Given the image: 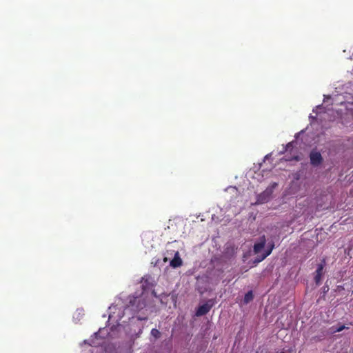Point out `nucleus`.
Segmentation results:
<instances>
[{"label": "nucleus", "instance_id": "obj_6", "mask_svg": "<svg viewBox=\"0 0 353 353\" xmlns=\"http://www.w3.org/2000/svg\"><path fill=\"white\" fill-rule=\"evenodd\" d=\"M265 236L263 235L260 238V241L254 244V252L255 254L259 253L261 251V250L265 247Z\"/></svg>", "mask_w": 353, "mask_h": 353}, {"label": "nucleus", "instance_id": "obj_13", "mask_svg": "<svg viewBox=\"0 0 353 353\" xmlns=\"http://www.w3.org/2000/svg\"><path fill=\"white\" fill-rule=\"evenodd\" d=\"M291 145H292L291 143H288L286 145V150H288L291 146Z\"/></svg>", "mask_w": 353, "mask_h": 353}, {"label": "nucleus", "instance_id": "obj_1", "mask_svg": "<svg viewBox=\"0 0 353 353\" xmlns=\"http://www.w3.org/2000/svg\"><path fill=\"white\" fill-rule=\"evenodd\" d=\"M214 301L213 299H209L205 303L199 306L196 310V315L197 316H201L210 312L211 308L213 307Z\"/></svg>", "mask_w": 353, "mask_h": 353}, {"label": "nucleus", "instance_id": "obj_9", "mask_svg": "<svg viewBox=\"0 0 353 353\" xmlns=\"http://www.w3.org/2000/svg\"><path fill=\"white\" fill-rule=\"evenodd\" d=\"M254 299V294L252 290L248 291L243 298V303L248 304L251 302Z\"/></svg>", "mask_w": 353, "mask_h": 353}, {"label": "nucleus", "instance_id": "obj_14", "mask_svg": "<svg viewBox=\"0 0 353 353\" xmlns=\"http://www.w3.org/2000/svg\"><path fill=\"white\" fill-rule=\"evenodd\" d=\"M294 159H295V160H296V161H299V157H295V158H294Z\"/></svg>", "mask_w": 353, "mask_h": 353}, {"label": "nucleus", "instance_id": "obj_4", "mask_svg": "<svg viewBox=\"0 0 353 353\" xmlns=\"http://www.w3.org/2000/svg\"><path fill=\"white\" fill-rule=\"evenodd\" d=\"M310 163L313 166H318L323 162V157L319 152L312 150L310 154Z\"/></svg>", "mask_w": 353, "mask_h": 353}, {"label": "nucleus", "instance_id": "obj_5", "mask_svg": "<svg viewBox=\"0 0 353 353\" xmlns=\"http://www.w3.org/2000/svg\"><path fill=\"white\" fill-rule=\"evenodd\" d=\"M272 194V188H267L262 193L258 195L257 196V203H265L268 202L271 197Z\"/></svg>", "mask_w": 353, "mask_h": 353}, {"label": "nucleus", "instance_id": "obj_2", "mask_svg": "<svg viewBox=\"0 0 353 353\" xmlns=\"http://www.w3.org/2000/svg\"><path fill=\"white\" fill-rule=\"evenodd\" d=\"M325 265V259H323L321 260V262L318 264L317 269L315 271V275H314V281L316 285H319L321 281L322 276L323 274V270L324 267Z\"/></svg>", "mask_w": 353, "mask_h": 353}, {"label": "nucleus", "instance_id": "obj_11", "mask_svg": "<svg viewBox=\"0 0 353 353\" xmlns=\"http://www.w3.org/2000/svg\"><path fill=\"white\" fill-rule=\"evenodd\" d=\"M151 335L155 339H159L161 336V332L156 328L151 330Z\"/></svg>", "mask_w": 353, "mask_h": 353}, {"label": "nucleus", "instance_id": "obj_12", "mask_svg": "<svg viewBox=\"0 0 353 353\" xmlns=\"http://www.w3.org/2000/svg\"><path fill=\"white\" fill-rule=\"evenodd\" d=\"M137 319L139 321H145V320L148 319V316L145 315H143V316L139 315V316H137Z\"/></svg>", "mask_w": 353, "mask_h": 353}, {"label": "nucleus", "instance_id": "obj_10", "mask_svg": "<svg viewBox=\"0 0 353 353\" xmlns=\"http://www.w3.org/2000/svg\"><path fill=\"white\" fill-rule=\"evenodd\" d=\"M349 327H346L344 325H339L337 327H334L333 326L332 327V332L335 333V332H341L343 331V330L345 329H348Z\"/></svg>", "mask_w": 353, "mask_h": 353}, {"label": "nucleus", "instance_id": "obj_7", "mask_svg": "<svg viewBox=\"0 0 353 353\" xmlns=\"http://www.w3.org/2000/svg\"><path fill=\"white\" fill-rule=\"evenodd\" d=\"M170 266L172 268H178L182 265V260L179 256V254L176 252L174 254L173 259L170 261Z\"/></svg>", "mask_w": 353, "mask_h": 353}, {"label": "nucleus", "instance_id": "obj_3", "mask_svg": "<svg viewBox=\"0 0 353 353\" xmlns=\"http://www.w3.org/2000/svg\"><path fill=\"white\" fill-rule=\"evenodd\" d=\"M130 304L132 305V310L137 312L146 307L145 301L139 298H134L130 301Z\"/></svg>", "mask_w": 353, "mask_h": 353}, {"label": "nucleus", "instance_id": "obj_8", "mask_svg": "<svg viewBox=\"0 0 353 353\" xmlns=\"http://www.w3.org/2000/svg\"><path fill=\"white\" fill-rule=\"evenodd\" d=\"M274 247V243H272L271 245H270V248L269 250H268L267 251H265V252L264 254H263V255L261 256H257L255 260H254V263H259L261 261H262L263 260H264L268 256H269L273 248Z\"/></svg>", "mask_w": 353, "mask_h": 353}, {"label": "nucleus", "instance_id": "obj_15", "mask_svg": "<svg viewBox=\"0 0 353 353\" xmlns=\"http://www.w3.org/2000/svg\"><path fill=\"white\" fill-rule=\"evenodd\" d=\"M280 353H285V352H280Z\"/></svg>", "mask_w": 353, "mask_h": 353}]
</instances>
